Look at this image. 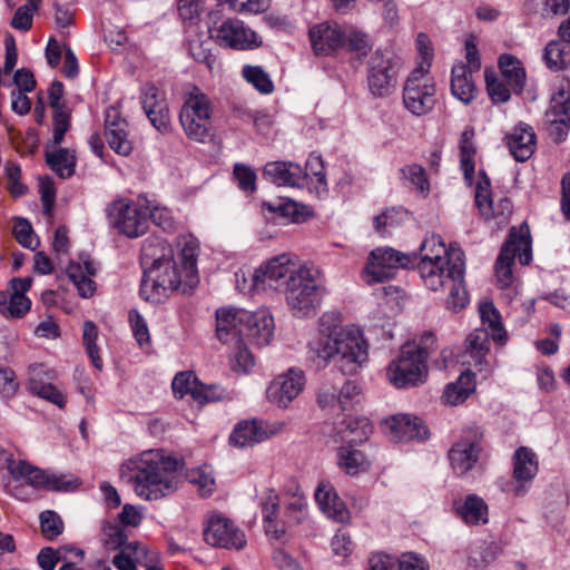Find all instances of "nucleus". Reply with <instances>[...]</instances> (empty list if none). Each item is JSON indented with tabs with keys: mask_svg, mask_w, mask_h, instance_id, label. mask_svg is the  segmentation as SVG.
<instances>
[{
	"mask_svg": "<svg viewBox=\"0 0 570 570\" xmlns=\"http://www.w3.org/2000/svg\"><path fill=\"white\" fill-rule=\"evenodd\" d=\"M141 262L145 266L141 292L148 298L151 296L154 301H159L174 291L187 293L191 289L186 287L183 269L178 268L173 249L166 243L146 240L141 249Z\"/></svg>",
	"mask_w": 570,
	"mask_h": 570,
	"instance_id": "1",
	"label": "nucleus"
},
{
	"mask_svg": "<svg viewBox=\"0 0 570 570\" xmlns=\"http://www.w3.org/2000/svg\"><path fill=\"white\" fill-rule=\"evenodd\" d=\"M132 472L134 490L145 500H158L177 488L179 462L158 451L144 452L124 468Z\"/></svg>",
	"mask_w": 570,
	"mask_h": 570,
	"instance_id": "2",
	"label": "nucleus"
},
{
	"mask_svg": "<svg viewBox=\"0 0 570 570\" xmlns=\"http://www.w3.org/2000/svg\"><path fill=\"white\" fill-rule=\"evenodd\" d=\"M309 347L318 358L334 362L344 375H355L368 360V344L356 327L320 333Z\"/></svg>",
	"mask_w": 570,
	"mask_h": 570,
	"instance_id": "3",
	"label": "nucleus"
},
{
	"mask_svg": "<svg viewBox=\"0 0 570 570\" xmlns=\"http://www.w3.org/2000/svg\"><path fill=\"white\" fill-rule=\"evenodd\" d=\"M214 107L209 97L198 87H193L184 95L179 112V122L185 135L203 142L210 135Z\"/></svg>",
	"mask_w": 570,
	"mask_h": 570,
	"instance_id": "4",
	"label": "nucleus"
},
{
	"mask_svg": "<svg viewBox=\"0 0 570 570\" xmlns=\"http://www.w3.org/2000/svg\"><path fill=\"white\" fill-rule=\"evenodd\" d=\"M293 275L284 282L287 305L297 317L315 314L322 302L323 288L316 284L311 269L306 266Z\"/></svg>",
	"mask_w": 570,
	"mask_h": 570,
	"instance_id": "5",
	"label": "nucleus"
},
{
	"mask_svg": "<svg viewBox=\"0 0 570 570\" xmlns=\"http://www.w3.org/2000/svg\"><path fill=\"white\" fill-rule=\"evenodd\" d=\"M404 107L415 116L429 114L436 104V86L429 76L428 65H417L403 87Z\"/></svg>",
	"mask_w": 570,
	"mask_h": 570,
	"instance_id": "6",
	"label": "nucleus"
},
{
	"mask_svg": "<svg viewBox=\"0 0 570 570\" xmlns=\"http://www.w3.org/2000/svg\"><path fill=\"white\" fill-rule=\"evenodd\" d=\"M515 256L522 265H528L531 261L528 226H521L519 232L512 228L508 240L501 248L495 263L497 281L501 288L509 287L512 284V265Z\"/></svg>",
	"mask_w": 570,
	"mask_h": 570,
	"instance_id": "7",
	"label": "nucleus"
},
{
	"mask_svg": "<svg viewBox=\"0 0 570 570\" xmlns=\"http://www.w3.org/2000/svg\"><path fill=\"white\" fill-rule=\"evenodd\" d=\"M419 352L416 344H404L399 356L386 368L387 380L395 387L403 389L423 383L428 376V364Z\"/></svg>",
	"mask_w": 570,
	"mask_h": 570,
	"instance_id": "8",
	"label": "nucleus"
},
{
	"mask_svg": "<svg viewBox=\"0 0 570 570\" xmlns=\"http://www.w3.org/2000/svg\"><path fill=\"white\" fill-rule=\"evenodd\" d=\"M417 268L424 284L430 289L438 291L464 273V253L461 248L451 246L446 259L433 263L419 262Z\"/></svg>",
	"mask_w": 570,
	"mask_h": 570,
	"instance_id": "9",
	"label": "nucleus"
},
{
	"mask_svg": "<svg viewBox=\"0 0 570 570\" xmlns=\"http://www.w3.org/2000/svg\"><path fill=\"white\" fill-rule=\"evenodd\" d=\"M204 539L214 548L237 551L244 549L247 544L244 531L233 520L218 513L208 517L204 529Z\"/></svg>",
	"mask_w": 570,
	"mask_h": 570,
	"instance_id": "10",
	"label": "nucleus"
},
{
	"mask_svg": "<svg viewBox=\"0 0 570 570\" xmlns=\"http://www.w3.org/2000/svg\"><path fill=\"white\" fill-rule=\"evenodd\" d=\"M415 262L414 254H404L391 247H380L371 252L365 272L371 277L370 282H384L390 279L397 268L410 267Z\"/></svg>",
	"mask_w": 570,
	"mask_h": 570,
	"instance_id": "11",
	"label": "nucleus"
},
{
	"mask_svg": "<svg viewBox=\"0 0 570 570\" xmlns=\"http://www.w3.org/2000/svg\"><path fill=\"white\" fill-rule=\"evenodd\" d=\"M108 213L116 227L127 237H139L148 229V212L138 204L118 199L110 204Z\"/></svg>",
	"mask_w": 570,
	"mask_h": 570,
	"instance_id": "12",
	"label": "nucleus"
},
{
	"mask_svg": "<svg viewBox=\"0 0 570 570\" xmlns=\"http://www.w3.org/2000/svg\"><path fill=\"white\" fill-rule=\"evenodd\" d=\"M7 469L16 481H24L27 484L46 490H67L70 482L63 480L62 476L47 474L40 468L30 464L24 460H7Z\"/></svg>",
	"mask_w": 570,
	"mask_h": 570,
	"instance_id": "13",
	"label": "nucleus"
},
{
	"mask_svg": "<svg viewBox=\"0 0 570 570\" xmlns=\"http://www.w3.org/2000/svg\"><path fill=\"white\" fill-rule=\"evenodd\" d=\"M285 426L282 421L246 420L235 426L229 440L236 446H252L282 433Z\"/></svg>",
	"mask_w": 570,
	"mask_h": 570,
	"instance_id": "14",
	"label": "nucleus"
},
{
	"mask_svg": "<svg viewBox=\"0 0 570 570\" xmlns=\"http://www.w3.org/2000/svg\"><path fill=\"white\" fill-rule=\"evenodd\" d=\"M304 385V372L298 368H289L271 382L266 391L267 400L278 407H287L301 394Z\"/></svg>",
	"mask_w": 570,
	"mask_h": 570,
	"instance_id": "15",
	"label": "nucleus"
},
{
	"mask_svg": "<svg viewBox=\"0 0 570 570\" xmlns=\"http://www.w3.org/2000/svg\"><path fill=\"white\" fill-rule=\"evenodd\" d=\"M249 312L242 308L223 307L216 312V335L224 344L244 342Z\"/></svg>",
	"mask_w": 570,
	"mask_h": 570,
	"instance_id": "16",
	"label": "nucleus"
},
{
	"mask_svg": "<svg viewBox=\"0 0 570 570\" xmlns=\"http://www.w3.org/2000/svg\"><path fill=\"white\" fill-rule=\"evenodd\" d=\"M213 37L225 47L237 50H248L259 46L255 31L245 26L242 20L229 18L215 28Z\"/></svg>",
	"mask_w": 570,
	"mask_h": 570,
	"instance_id": "17",
	"label": "nucleus"
},
{
	"mask_svg": "<svg viewBox=\"0 0 570 570\" xmlns=\"http://www.w3.org/2000/svg\"><path fill=\"white\" fill-rule=\"evenodd\" d=\"M397 68L391 58L381 51L374 52L368 61V87L373 95L383 97L389 95L395 86Z\"/></svg>",
	"mask_w": 570,
	"mask_h": 570,
	"instance_id": "18",
	"label": "nucleus"
},
{
	"mask_svg": "<svg viewBox=\"0 0 570 570\" xmlns=\"http://www.w3.org/2000/svg\"><path fill=\"white\" fill-rule=\"evenodd\" d=\"M385 432L394 442L423 441L429 438V429L423 421L410 414H396L384 420Z\"/></svg>",
	"mask_w": 570,
	"mask_h": 570,
	"instance_id": "19",
	"label": "nucleus"
},
{
	"mask_svg": "<svg viewBox=\"0 0 570 570\" xmlns=\"http://www.w3.org/2000/svg\"><path fill=\"white\" fill-rule=\"evenodd\" d=\"M301 267L305 266L296 264L288 255H279L255 269L252 275L253 286L258 288L265 285L272 286L274 282L278 283L283 281L284 283L291 279V277L294 276V272L298 271Z\"/></svg>",
	"mask_w": 570,
	"mask_h": 570,
	"instance_id": "20",
	"label": "nucleus"
},
{
	"mask_svg": "<svg viewBox=\"0 0 570 570\" xmlns=\"http://www.w3.org/2000/svg\"><path fill=\"white\" fill-rule=\"evenodd\" d=\"M171 387L175 395L183 397L189 394L200 404L219 401L224 396V390L218 386H205L197 381L191 372H180L176 374Z\"/></svg>",
	"mask_w": 570,
	"mask_h": 570,
	"instance_id": "21",
	"label": "nucleus"
},
{
	"mask_svg": "<svg viewBox=\"0 0 570 570\" xmlns=\"http://www.w3.org/2000/svg\"><path fill=\"white\" fill-rule=\"evenodd\" d=\"M546 125L549 136L556 142H561L570 130V100L563 94L553 97L546 111Z\"/></svg>",
	"mask_w": 570,
	"mask_h": 570,
	"instance_id": "22",
	"label": "nucleus"
},
{
	"mask_svg": "<svg viewBox=\"0 0 570 570\" xmlns=\"http://www.w3.org/2000/svg\"><path fill=\"white\" fill-rule=\"evenodd\" d=\"M105 138L109 147L120 155L127 156L132 150V144L128 139V124L114 107L106 111Z\"/></svg>",
	"mask_w": 570,
	"mask_h": 570,
	"instance_id": "23",
	"label": "nucleus"
},
{
	"mask_svg": "<svg viewBox=\"0 0 570 570\" xmlns=\"http://www.w3.org/2000/svg\"><path fill=\"white\" fill-rule=\"evenodd\" d=\"M539 462L535 453L527 448L520 446L513 454V479L518 485L513 489L515 495H522L525 492V483L537 475Z\"/></svg>",
	"mask_w": 570,
	"mask_h": 570,
	"instance_id": "24",
	"label": "nucleus"
},
{
	"mask_svg": "<svg viewBox=\"0 0 570 570\" xmlns=\"http://www.w3.org/2000/svg\"><path fill=\"white\" fill-rule=\"evenodd\" d=\"M309 39L316 55H330L345 43V35L341 27L321 23L309 30Z\"/></svg>",
	"mask_w": 570,
	"mask_h": 570,
	"instance_id": "25",
	"label": "nucleus"
},
{
	"mask_svg": "<svg viewBox=\"0 0 570 570\" xmlns=\"http://www.w3.org/2000/svg\"><path fill=\"white\" fill-rule=\"evenodd\" d=\"M480 453V436L473 434L453 445L449 452L452 469L459 475L466 473L476 463Z\"/></svg>",
	"mask_w": 570,
	"mask_h": 570,
	"instance_id": "26",
	"label": "nucleus"
},
{
	"mask_svg": "<svg viewBox=\"0 0 570 570\" xmlns=\"http://www.w3.org/2000/svg\"><path fill=\"white\" fill-rule=\"evenodd\" d=\"M264 176L278 186L299 187L307 179V173L291 161H272L266 164Z\"/></svg>",
	"mask_w": 570,
	"mask_h": 570,
	"instance_id": "27",
	"label": "nucleus"
},
{
	"mask_svg": "<svg viewBox=\"0 0 570 570\" xmlns=\"http://www.w3.org/2000/svg\"><path fill=\"white\" fill-rule=\"evenodd\" d=\"M507 145L517 161L528 160L534 153L537 138L531 126L523 122L515 126L511 134L507 135Z\"/></svg>",
	"mask_w": 570,
	"mask_h": 570,
	"instance_id": "28",
	"label": "nucleus"
},
{
	"mask_svg": "<svg viewBox=\"0 0 570 570\" xmlns=\"http://www.w3.org/2000/svg\"><path fill=\"white\" fill-rule=\"evenodd\" d=\"M245 338L257 346H266L274 335V320L267 309L249 312Z\"/></svg>",
	"mask_w": 570,
	"mask_h": 570,
	"instance_id": "29",
	"label": "nucleus"
},
{
	"mask_svg": "<svg viewBox=\"0 0 570 570\" xmlns=\"http://www.w3.org/2000/svg\"><path fill=\"white\" fill-rule=\"evenodd\" d=\"M474 72L465 67L464 62L455 63L451 71V92L464 105H470L478 95V88L473 78Z\"/></svg>",
	"mask_w": 570,
	"mask_h": 570,
	"instance_id": "30",
	"label": "nucleus"
},
{
	"mask_svg": "<svg viewBox=\"0 0 570 570\" xmlns=\"http://www.w3.org/2000/svg\"><path fill=\"white\" fill-rule=\"evenodd\" d=\"M315 500L321 510L328 517L345 522L350 512L345 503L337 495L334 487L327 481H321L315 491Z\"/></svg>",
	"mask_w": 570,
	"mask_h": 570,
	"instance_id": "31",
	"label": "nucleus"
},
{
	"mask_svg": "<svg viewBox=\"0 0 570 570\" xmlns=\"http://www.w3.org/2000/svg\"><path fill=\"white\" fill-rule=\"evenodd\" d=\"M489 337L487 328L472 331L465 338L464 351L461 355L462 363L481 368L490 351Z\"/></svg>",
	"mask_w": 570,
	"mask_h": 570,
	"instance_id": "32",
	"label": "nucleus"
},
{
	"mask_svg": "<svg viewBox=\"0 0 570 570\" xmlns=\"http://www.w3.org/2000/svg\"><path fill=\"white\" fill-rule=\"evenodd\" d=\"M66 273L76 285L80 296L91 297L94 295L96 285L91 277L96 274V268L88 256H80L79 262H71Z\"/></svg>",
	"mask_w": 570,
	"mask_h": 570,
	"instance_id": "33",
	"label": "nucleus"
},
{
	"mask_svg": "<svg viewBox=\"0 0 570 570\" xmlns=\"http://www.w3.org/2000/svg\"><path fill=\"white\" fill-rule=\"evenodd\" d=\"M340 440L348 445L366 441L372 433V424L365 417L346 416L335 426Z\"/></svg>",
	"mask_w": 570,
	"mask_h": 570,
	"instance_id": "34",
	"label": "nucleus"
},
{
	"mask_svg": "<svg viewBox=\"0 0 570 570\" xmlns=\"http://www.w3.org/2000/svg\"><path fill=\"white\" fill-rule=\"evenodd\" d=\"M178 246L180 247L178 258L180 262V268L183 269L186 287L194 288L198 283V243L194 238L185 237L178 243Z\"/></svg>",
	"mask_w": 570,
	"mask_h": 570,
	"instance_id": "35",
	"label": "nucleus"
},
{
	"mask_svg": "<svg viewBox=\"0 0 570 570\" xmlns=\"http://www.w3.org/2000/svg\"><path fill=\"white\" fill-rule=\"evenodd\" d=\"M501 78L507 81L514 94H521L525 83V70L519 59L511 55L499 58Z\"/></svg>",
	"mask_w": 570,
	"mask_h": 570,
	"instance_id": "36",
	"label": "nucleus"
},
{
	"mask_svg": "<svg viewBox=\"0 0 570 570\" xmlns=\"http://www.w3.org/2000/svg\"><path fill=\"white\" fill-rule=\"evenodd\" d=\"M455 511L469 524L488 522V505L476 494H469L463 503L455 502Z\"/></svg>",
	"mask_w": 570,
	"mask_h": 570,
	"instance_id": "37",
	"label": "nucleus"
},
{
	"mask_svg": "<svg viewBox=\"0 0 570 570\" xmlns=\"http://www.w3.org/2000/svg\"><path fill=\"white\" fill-rule=\"evenodd\" d=\"M337 464L350 475L358 474L370 468V462L364 453L354 449L353 445H342L338 449Z\"/></svg>",
	"mask_w": 570,
	"mask_h": 570,
	"instance_id": "38",
	"label": "nucleus"
},
{
	"mask_svg": "<svg viewBox=\"0 0 570 570\" xmlns=\"http://www.w3.org/2000/svg\"><path fill=\"white\" fill-rule=\"evenodd\" d=\"M475 383L470 371L463 372L456 382L450 383L443 393V401L449 405L463 403L474 392Z\"/></svg>",
	"mask_w": 570,
	"mask_h": 570,
	"instance_id": "39",
	"label": "nucleus"
},
{
	"mask_svg": "<svg viewBox=\"0 0 570 570\" xmlns=\"http://www.w3.org/2000/svg\"><path fill=\"white\" fill-rule=\"evenodd\" d=\"M479 311L482 324L487 325L490 331L489 336H491L494 342L504 344L507 342V332L503 327L500 313L494 307L493 303L490 301L481 302Z\"/></svg>",
	"mask_w": 570,
	"mask_h": 570,
	"instance_id": "40",
	"label": "nucleus"
},
{
	"mask_svg": "<svg viewBox=\"0 0 570 570\" xmlns=\"http://www.w3.org/2000/svg\"><path fill=\"white\" fill-rule=\"evenodd\" d=\"M46 160L50 168L61 178H69L75 174L76 155L67 148L46 150Z\"/></svg>",
	"mask_w": 570,
	"mask_h": 570,
	"instance_id": "41",
	"label": "nucleus"
},
{
	"mask_svg": "<svg viewBox=\"0 0 570 570\" xmlns=\"http://www.w3.org/2000/svg\"><path fill=\"white\" fill-rule=\"evenodd\" d=\"M475 136L474 129L472 127H466L460 138V158H461V168L464 171L465 179L471 183L474 176V156L476 153L473 138Z\"/></svg>",
	"mask_w": 570,
	"mask_h": 570,
	"instance_id": "42",
	"label": "nucleus"
},
{
	"mask_svg": "<svg viewBox=\"0 0 570 570\" xmlns=\"http://www.w3.org/2000/svg\"><path fill=\"white\" fill-rule=\"evenodd\" d=\"M544 61L551 70H564L570 65V43L552 40L544 48Z\"/></svg>",
	"mask_w": 570,
	"mask_h": 570,
	"instance_id": "43",
	"label": "nucleus"
},
{
	"mask_svg": "<svg viewBox=\"0 0 570 570\" xmlns=\"http://www.w3.org/2000/svg\"><path fill=\"white\" fill-rule=\"evenodd\" d=\"M31 307L26 295H11L9 291L0 292V313L6 317L21 318Z\"/></svg>",
	"mask_w": 570,
	"mask_h": 570,
	"instance_id": "44",
	"label": "nucleus"
},
{
	"mask_svg": "<svg viewBox=\"0 0 570 570\" xmlns=\"http://www.w3.org/2000/svg\"><path fill=\"white\" fill-rule=\"evenodd\" d=\"M475 204L485 219L494 218L495 210L491 198V181L483 171H479L475 186Z\"/></svg>",
	"mask_w": 570,
	"mask_h": 570,
	"instance_id": "45",
	"label": "nucleus"
},
{
	"mask_svg": "<svg viewBox=\"0 0 570 570\" xmlns=\"http://www.w3.org/2000/svg\"><path fill=\"white\" fill-rule=\"evenodd\" d=\"M262 505L266 533L273 534L276 539H279L285 533V530L283 528L278 529L275 524V518L279 507L278 495L273 490H268L265 493Z\"/></svg>",
	"mask_w": 570,
	"mask_h": 570,
	"instance_id": "46",
	"label": "nucleus"
},
{
	"mask_svg": "<svg viewBox=\"0 0 570 570\" xmlns=\"http://www.w3.org/2000/svg\"><path fill=\"white\" fill-rule=\"evenodd\" d=\"M450 248L446 249L445 244L440 236L431 235L424 238L420 246V262L444 261L449 256Z\"/></svg>",
	"mask_w": 570,
	"mask_h": 570,
	"instance_id": "47",
	"label": "nucleus"
},
{
	"mask_svg": "<svg viewBox=\"0 0 570 570\" xmlns=\"http://www.w3.org/2000/svg\"><path fill=\"white\" fill-rule=\"evenodd\" d=\"M485 85L487 91L493 102H507L510 99L512 91L510 86L501 77L499 78L490 70H485Z\"/></svg>",
	"mask_w": 570,
	"mask_h": 570,
	"instance_id": "48",
	"label": "nucleus"
},
{
	"mask_svg": "<svg viewBox=\"0 0 570 570\" xmlns=\"http://www.w3.org/2000/svg\"><path fill=\"white\" fill-rule=\"evenodd\" d=\"M242 75L247 82L252 83L262 94H271L274 90L268 73L259 66H245Z\"/></svg>",
	"mask_w": 570,
	"mask_h": 570,
	"instance_id": "49",
	"label": "nucleus"
},
{
	"mask_svg": "<svg viewBox=\"0 0 570 570\" xmlns=\"http://www.w3.org/2000/svg\"><path fill=\"white\" fill-rule=\"evenodd\" d=\"M187 479L195 484L203 497L210 495L215 490V479L209 466L193 469L187 473Z\"/></svg>",
	"mask_w": 570,
	"mask_h": 570,
	"instance_id": "50",
	"label": "nucleus"
},
{
	"mask_svg": "<svg viewBox=\"0 0 570 570\" xmlns=\"http://www.w3.org/2000/svg\"><path fill=\"white\" fill-rule=\"evenodd\" d=\"M445 287L450 288V294L446 298V305L453 312L463 309L468 302V293L464 288V273L458 279H453L446 284Z\"/></svg>",
	"mask_w": 570,
	"mask_h": 570,
	"instance_id": "51",
	"label": "nucleus"
},
{
	"mask_svg": "<svg viewBox=\"0 0 570 570\" xmlns=\"http://www.w3.org/2000/svg\"><path fill=\"white\" fill-rule=\"evenodd\" d=\"M29 389L35 395L56 404L60 409L65 407V396L55 385L32 379Z\"/></svg>",
	"mask_w": 570,
	"mask_h": 570,
	"instance_id": "52",
	"label": "nucleus"
},
{
	"mask_svg": "<svg viewBox=\"0 0 570 570\" xmlns=\"http://www.w3.org/2000/svg\"><path fill=\"white\" fill-rule=\"evenodd\" d=\"M97 337L98 328L95 325V323L91 321L85 322L82 333L83 345L94 366L100 370L102 367V360L99 355V350L96 345Z\"/></svg>",
	"mask_w": 570,
	"mask_h": 570,
	"instance_id": "53",
	"label": "nucleus"
},
{
	"mask_svg": "<svg viewBox=\"0 0 570 570\" xmlns=\"http://www.w3.org/2000/svg\"><path fill=\"white\" fill-rule=\"evenodd\" d=\"M234 345L235 351L230 355V368L238 374L247 373L255 365L254 356L243 342Z\"/></svg>",
	"mask_w": 570,
	"mask_h": 570,
	"instance_id": "54",
	"label": "nucleus"
},
{
	"mask_svg": "<svg viewBox=\"0 0 570 570\" xmlns=\"http://www.w3.org/2000/svg\"><path fill=\"white\" fill-rule=\"evenodd\" d=\"M102 543L108 550L121 549L127 541L125 531L117 524L104 521L101 524Z\"/></svg>",
	"mask_w": 570,
	"mask_h": 570,
	"instance_id": "55",
	"label": "nucleus"
},
{
	"mask_svg": "<svg viewBox=\"0 0 570 570\" xmlns=\"http://www.w3.org/2000/svg\"><path fill=\"white\" fill-rule=\"evenodd\" d=\"M13 235L17 242L29 249H36L39 239L36 237L30 223L27 219L18 218L13 225Z\"/></svg>",
	"mask_w": 570,
	"mask_h": 570,
	"instance_id": "56",
	"label": "nucleus"
},
{
	"mask_svg": "<svg viewBox=\"0 0 570 570\" xmlns=\"http://www.w3.org/2000/svg\"><path fill=\"white\" fill-rule=\"evenodd\" d=\"M40 527L42 534L52 540L62 533L63 522L56 512L47 510L40 514Z\"/></svg>",
	"mask_w": 570,
	"mask_h": 570,
	"instance_id": "57",
	"label": "nucleus"
},
{
	"mask_svg": "<svg viewBox=\"0 0 570 570\" xmlns=\"http://www.w3.org/2000/svg\"><path fill=\"white\" fill-rule=\"evenodd\" d=\"M129 322L134 336L139 346L142 348L148 347L150 345V335L148 326L142 316L136 309H131L129 312Z\"/></svg>",
	"mask_w": 570,
	"mask_h": 570,
	"instance_id": "58",
	"label": "nucleus"
},
{
	"mask_svg": "<svg viewBox=\"0 0 570 570\" xmlns=\"http://www.w3.org/2000/svg\"><path fill=\"white\" fill-rule=\"evenodd\" d=\"M52 145L59 146L70 129V114L67 109L53 110Z\"/></svg>",
	"mask_w": 570,
	"mask_h": 570,
	"instance_id": "59",
	"label": "nucleus"
},
{
	"mask_svg": "<svg viewBox=\"0 0 570 570\" xmlns=\"http://www.w3.org/2000/svg\"><path fill=\"white\" fill-rule=\"evenodd\" d=\"M234 177L238 186L245 193H253L256 189V174L245 165L236 164L234 167Z\"/></svg>",
	"mask_w": 570,
	"mask_h": 570,
	"instance_id": "60",
	"label": "nucleus"
},
{
	"mask_svg": "<svg viewBox=\"0 0 570 570\" xmlns=\"http://www.w3.org/2000/svg\"><path fill=\"white\" fill-rule=\"evenodd\" d=\"M401 174L405 179H409L419 190L426 191L429 189L425 170L422 166L416 164L406 165L401 168Z\"/></svg>",
	"mask_w": 570,
	"mask_h": 570,
	"instance_id": "61",
	"label": "nucleus"
},
{
	"mask_svg": "<svg viewBox=\"0 0 570 570\" xmlns=\"http://www.w3.org/2000/svg\"><path fill=\"white\" fill-rule=\"evenodd\" d=\"M6 176L8 180V189L13 197H19L24 194L26 186L20 183L21 169L13 163H7Z\"/></svg>",
	"mask_w": 570,
	"mask_h": 570,
	"instance_id": "62",
	"label": "nucleus"
},
{
	"mask_svg": "<svg viewBox=\"0 0 570 570\" xmlns=\"http://www.w3.org/2000/svg\"><path fill=\"white\" fill-rule=\"evenodd\" d=\"M343 47L362 56L366 55L370 50L367 36L360 31H352L345 36V43Z\"/></svg>",
	"mask_w": 570,
	"mask_h": 570,
	"instance_id": "63",
	"label": "nucleus"
},
{
	"mask_svg": "<svg viewBox=\"0 0 570 570\" xmlns=\"http://www.w3.org/2000/svg\"><path fill=\"white\" fill-rule=\"evenodd\" d=\"M19 389L14 372L9 367H0V394L12 397Z\"/></svg>",
	"mask_w": 570,
	"mask_h": 570,
	"instance_id": "64",
	"label": "nucleus"
}]
</instances>
